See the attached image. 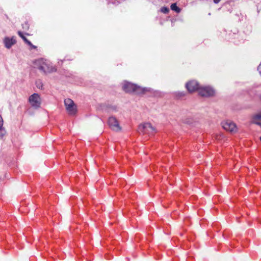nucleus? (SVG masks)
Listing matches in <instances>:
<instances>
[{
  "label": "nucleus",
  "mask_w": 261,
  "mask_h": 261,
  "mask_svg": "<svg viewBox=\"0 0 261 261\" xmlns=\"http://www.w3.org/2000/svg\"><path fill=\"white\" fill-rule=\"evenodd\" d=\"M34 67L44 73H51L56 71V69L47 60L39 59L34 62Z\"/></svg>",
  "instance_id": "nucleus-1"
},
{
  "label": "nucleus",
  "mask_w": 261,
  "mask_h": 261,
  "mask_svg": "<svg viewBox=\"0 0 261 261\" xmlns=\"http://www.w3.org/2000/svg\"><path fill=\"white\" fill-rule=\"evenodd\" d=\"M122 88L126 92H134L137 94L142 93L147 90L146 88H142L128 82H124Z\"/></svg>",
  "instance_id": "nucleus-2"
},
{
  "label": "nucleus",
  "mask_w": 261,
  "mask_h": 261,
  "mask_svg": "<svg viewBox=\"0 0 261 261\" xmlns=\"http://www.w3.org/2000/svg\"><path fill=\"white\" fill-rule=\"evenodd\" d=\"M138 132L140 133L153 134L155 132V128L150 123H144L139 126Z\"/></svg>",
  "instance_id": "nucleus-3"
},
{
  "label": "nucleus",
  "mask_w": 261,
  "mask_h": 261,
  "mask_svg": "<svg viewBox=\"0 0 261 261\" xmlns=\"http://www.w3.org/2000/svg\"><path fill=\"white\" fill-rule=\"evenodd\" d=\"M64 104L68 113L70 115H74L76 113V107L73 101L67 98L64 100Z\"/></svg>",
  "instance_id": "nucleus-4"
},
{
  "label": "nucleus",
  "mask_w": 261,
  "mask_h": 261,
  "mask_svg": "<svg viewBox=\"0 0 261 261\" xmlns=\"http://www.w3.org/2000/svg\"><path fill=\"white\" fill-rule=\"evenodd\" d=\"M29 101L31 106L35 109H37L40 107L41 98L37 93L32 94L29 98Z\"/></svg>",
  "instance_id": "nucleus-5"
},
{
  "label": "nucleus",
  "mask_w": 261,
  "mask_h": 261,
  "mask_svg": "<svg viewBox=\"0 0 261 261\" xmlns=\"http://www.w3.org/2000/svg\"><path fill=\"white\" fill-rule=\"evenodd\" d=\"M108 124L110 127L113 130L116 132L120 131L121 129L119 122L114 117H110L108 119Z\"/></svg>",
  "instance_id": "nucleus-6"
},
{
  "label": "nucleus",
  "mask_w": 261,
  "mask_h": 261,
  "mask_svg": "<svg viewBox=\"0 0 261 261\" xmlns=\"http://www.w3.org/2000/svg\"><path fill=\"white\" fill-rule=\"evenodd\" d=\"M198 93L202 96L208 97L214 95L215 91L210 87H203L199 89Z\"/></svg>",
  "instance_id": "nucleus-7"
},
{
  "label": "nucleus",
  "mask_w": 261,
  "mask_h": 261,
  "mask_svg": "<svg viewBox=\"0 0 261 261\" xmlns=\"http://www.w3.org/2000/svg\"><path fill=\"white\" fill-rule=\"evenodd\" d=\"M222 127L224 129L231 133L237 132V128L236 124L230 121H226L222 123Z\"/></svg>",
  "instance_id": "nucleus-8"
},
{
  "label": "nucleus",
  "mask_w": 261,
  "mask_h": 261,
  "mask_svg": "<svg viewBox=\"0 0 261 261\" xmlns=\"http://www.w3.org/2000/svg\"><path fill=\"white\" fill-rule=\"evenodd\" d=\"M186 86L189 92H193L197 90L199 91V89L200 88L198 82L196 81H191L188 82Z\"/></svg>",
  "instance_id": "nucleus-9"
},
{
  "label": "nucleus",
  "mask_w": 261,
  "mask_h": 261,
  "mask_svg": "<svg viewBox=\"0 0 261 261\" xmlns=\"http://www.w3.org/2000/svg\"><path fill=\"white\" fill-rule=\"evenodd\" d=\"M5 46L8 48H10L13 45L16 43V39L14 37L11 38L6 37L3 40Z\"/></svg>",
  "instance_id": "nucleus-10"
},
{
  "label": "nucleus",
  "mask_w": 261,
  "mask_h": 261,
  "mask_svg": "<svg viewBox=\"0 0 261 261\" xmlns=\"http://www.w3.org/2000/svg\"><path fill=\"white\" fill-rule=\"evenodd\" d=\"M253 122L258 125H261V113H257L253 116Z\"/></svg>",
  "instance_id": "nucleus-11"
},
{
  "label": "nucleus",
  "mask_w": 261,
  "mask_h": 261,
  "mask_svg": "<svg viewBox=\"0 0 261 261\" xmlns=\"http://www.w3.org/2000/svg\"><path fill=\"white\" fill-rule=\"evenodd\" d=\"M7 134V132L5 128L3 126L0 127V139H3Z\"/></svg>",
  "instance_id": "nucleus-12"
},
{
  "label": "nucleus",
  "mask_w": 261,
  "mask_h": 261,
  "mask_svg": "<svg viewBox=\"0 0 261 261\" xmlns=\"http://www.w3.org/2000/svg\"><path fill=\"white\" fill-rule=\"evenodd\" d=\"M19 36L24 40V41L29 45H32V43L27 39V38L23 35L22 33L20 31L18 32Z\"/></svg>",
  "instance_id": "nucleus-13"
},
{
  "label": "nucleus",
  "mask_w": 261,
  "mask_h": 261,
  "mask_svg": "<svg viewBox=\"0 0 261 261\" xmlns=\"http://www.w3.org/2000/svg\"><path fill=\"white\" fill-rule=\"evenodd\" d=\"M171 9L178 13L181 11V9L177 6L176 4L175 3L172 4L171 5Z\"/></svg>",
  "instance_id": "nucleus-14"
},
{
  "label": "nucleus",
  "mask_w": 261,
  "mask_h": 261,
  "mask_svg": "<svg viewBox=\"0 0 261 261\" xmlns=\"http://www.w3.org/2000/svg\"><path fill=\"white\" fill-rule=\"evenodd\" d=\"M160 10L164 14H167L169 12V9L166 7H162Z\"/></svg>",
  "instance_id": "nucleus-15"
},
{
  "label": "nucleus",
  "mask_w": 261,
  "mask_h": 261,
  "mask_svg": "<svg viewBox=\"0 0 261 261\" xmlns=\"http://www.w3.org/2000/svg\"><path fill=\"white\" fill-rule=\"evenodd\" d=\"M185 93L184 92H177L175 93V95L178 98H180L185 96Z\"/></svg>",
  "instance_id": "nucleus-16"
},
{
  "label": "nucleus",
  "mask_w": 261,
  "mask_h": 261,
  "mask_svg": "<svg viewBox=\"0 0 261 261\" xmlns=\"http://www.w3.org/2000/svg\"><path fill=\"white\" fill-rule=\"evenodd\" d=\"M22 28L25 30H28L29 29V24L27 22H25L24 24H22Z\"/></svg>",
  "instance_id": "nucleus-17"
},
{
  "label": "nucleus",
  "mask_w": 261,
  "mask_h": 261,
  "mask_svg": "<svg viewBox=\"0 0 261 261\" xmlns=\"http://www.w3.org/2000/svg\"><path fill=\"white\" fill-rule=\"evenodd\" d=\"M4 125V120L1 115H0V127L3 126Z\"/></svg>",
  "instance_id": "nucleus-18"
},
{
  "label": "nucleus",
  "mask_w": 261,
  "mask_h": 261,
  "mask_svg": "<svg viewBox=\"0 0 261 261\" xmlns=\"http://www.w3.org/2000/svg\"><path fill=\"white\" fill-rule=\"evenodd\" d=\"M257 70L258 71L260 75H261V63H260V64L258 66Z\"/></svg>",
  "instance_id": "nucleus-19"
},
{
  "label": "nucleus",
  "mask_w": 261,
  "mask_h": 261,
  "mask_svg": "<svg viewBox=\"0 0 261 261\" xmlns=\"http://www.w3.org/2000/svg\"><path fill=\"white\" fill-rule=\"evenodd\" d=\"M184 123H190L191 122V120H188L187 121H186V120H184L183 121Z\"/></svg>",
  "instance_id": "nucleus-20"
},
{
  "label": "nucleus",
  "mask_w": 261,
  "mask_h": 261,
  "mask_svg": "<svg viewBox=\"0 0 261 261\" xmlns=\"http://www.w3.org/2000/svg\"><path fill=\"white\" fill-rule=\"evenodd\" d=\"M221 0H214V3L215 4H218L220 2Z\"/></svg>",
  "instance_id": "nucleus-21"
},
{
  "label": "nucleus",
  "mask_w": 261,
  "mask_h": 261,
  "mask_svg": "<svg viewBox=\"0 0 261 261\" xmlns=\"http://www.w3.org/2000/svg\"><path fill=\"white\" fill-rule=\"evenodd\" d=\"M30 46L32 48H34V49H35V48H36V46H35V45H33V44H32V45H30Z\"/></svg>",
  "instance_id": "nucleus-22"
},
{
  "label": "nucleus",
  "mask_w": 261,
  "mask_h": 261,
  "mask_svg": "<svg viewBox=\"0 0 261 261\" xmlns=\"http://www.w3.org/2000/svg\"><path fill=\"white\" fill-rule=\"evenodd\" d=\"M39 86H40V84H38V85H37V87L39 88L40 87Z\"/></svg>",
  "instance_id": "nucleus-23"
},
{
  "label": "nucleus",
  "mask_w": 261,
  "mask_h": 261,
  "mask_svg": "<svg viewBox=\"0 0 261 261\" xmlns=\"http://www.w3.org/2000/svg\"><path fill=\"white\" fill-rule=\"evenodd\" d=\"M39 86H40V84H38V85H37V87L39 88L40 87Z\"/></svg>",
  "instance_id": "nucleus-24"
},
{
  "label": "nucleus",
  "mask_w": 261,
  "mask_h": 261,
  "mask_svg": "<svg viewBox=\"0 0 261 261\" xmlns=\"http://www.w3.org/2000/svg\"><path fill=\"white\" fill-rule=\"evenodd\" d=\"M260 100H261V94H260Z\"/></svg>",
  "instance_id": "nucleus-25"
},
{
  "label": "nucleus",
  "mask_w": 261,
  "mask_h": 261,
  "mask_svg": "<svg viewBox=\"0 0 261 261\" xmlns=\"http://www.w3.org/2000/svg\"><path fill=\"white\" fill-rule=\"evenodd\" d=\"M260 140H261V137H260Z\"/></svg>",
  "instance_id": "nucleus-26"
}]
</instances>
